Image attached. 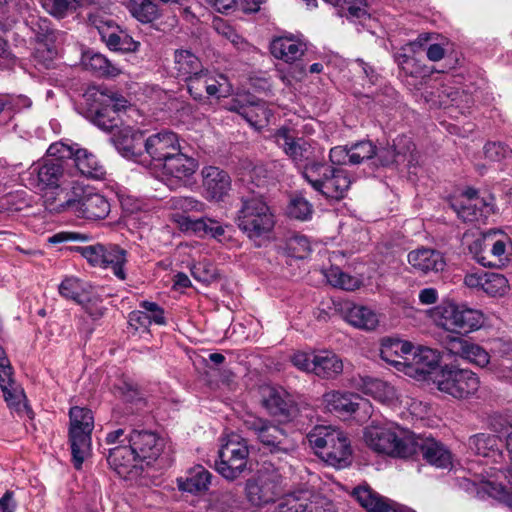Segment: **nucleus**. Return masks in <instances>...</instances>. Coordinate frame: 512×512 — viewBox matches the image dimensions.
Wrapping results in <instances>:
<instances>
[{
	"label": "nucleus",
	"instance_id": "37",
	"mask_svg": "<svg viewBox=\"0 0 512 512\" xmlns=\"http://www.w3.org/2000/svg\"><path fill=\"white\" fill-rule=\"evenodd\" d=\"M412 350V344L407 341L387 339L383 341L380 355L387 363L395 367H404L405 358H409L408 355L411 354Z\"/></svg>",
	"mask_w": 512,
	"mask_h": 512
},
{
	"label": "nucleus",
	"instance_id": "23",
	"mask_svg": "<svg viewBox=\"0 0 512 512\" xmlns=\"http://www.w3.org/2000/svg\"><path fill=\"white\" fill-rule=\"evenodd\" d=\"M239 180L241 182L238 191L239 198L247 192L251 195L259 193L261 198H264L268 182V171L263 164L253 163L248 160L243 161Z\"/></svg>",
	"mask_w": 512,
	"mask_h": 512
},
{
	"label": "nucleus",
	"instance_id": "29",
	"mask_svg": "<svg viewBox=\"0 0 512 512\" xmlns=\"http://www.w3.org/2000/svg\"><path fill=\"white\" fill-rule=\"evenodd\" d=\"M494 235H496V232L487 233L482 239L474 241L470 246V250L482 248L483 246V252L488 250L489 253H491L493 260L488 259L483 253H477L476 256H474L476 261L484 267H501L504 263L503 256L505 254L506 243L501 239L494 240Z\"/></svg>",
	"mask_w": 512,
	"mask_h": 512
},
{
	"label": "nucleus",
	"instance_id": "47",
	"mask_svg": "<svg viewBox=\"0 0 512 512\" xmlns=\"http://www.w3.org/2000/svg\"><path fill=\"white\" fill-rule=\"evenodd\" d=\"M187 229L193 230L199 236H211L213 238H219L224 235V227L219 224L218 221L202 217L196 220L187 219Z\"/></svg>",
	"mask_w": 512,
	"mask_h": 512
},
{
	"label": "nucleus",
	"instance_id": "21",
	"mask_svg": "<svg viewBox=\"0 0 512 512\" xmlns=\"http://www.w3.org/2000/svg\"><path fill=\"white\" fill-rule=\"evenodd\" d=\"M227 79L224 75L216 76L207 68H203L201 73L192 76L186 81V85L190 95L194 100L203 102L210 96L219 98L223 96L222 87Z\"/></svg>",
	"mask_w": 512,
	"mask_h": 512
},
{
	"label": "nucleus",
	"instance_id": "31",
	"mask_svg": "<svg viewBox=\"0 0 512 512\" xmlns=\"http://www.w3.org/2000/svg\"><path fill=\"white\" fill-rule=\"evenodd\" d=\"M323 402L330 412L341 415H351L361 405H365L366 401L358 394L330 391L323 395Z\"/></svg>",
	"mask_w": 512,
	"mask_h": 512
},
{
	"label": "nucleus",
	"instance_id": "62",
	"mask_svg": "<svg viewBox=\"0 0 512 512\" xmlns=\"http://www.w3.org/2000/svg\"><path fill=\"white\" fill-rule=\"evenodd\" d=\"M469 341L456 336L447 335L442 340L444 349L450 354L463 358Z\"/></svg>",
	"mask_w": 512,
	"mask_h": 512
},
{
	"label": "nucleus",
	"instance_id": "51",
	"mask_svg": "<svg viewBox=\"0 0 512 512\" xmlns=\"http://www.w3.org/2000/svg\"><path fill=\"white\" fill-rule=\"evenodd\" d=\"M286 250L289 256L304 259L311 251L310 242L306 236L294 233L286 240Z\"/></svg>",
	"mask_w": 512,
	"mask_h": 512
},
{
	"label": "nucleus",
	"instance_id": "55",
	"mask_svg": "<svg viewBox=\"0 0 512 512\" xmlns=\"http://www.w3.org/2000/svg\"><path fill=\"white\" fill-rule=\"evenodd\" d=\"M27 25L35 34V37L39 42L47 41L53 35L51 22L47 18L32 16L27 20Z\"/></svg>",
	"mask_w": 512,
	"mask_h": 512
},
{
	"label": "nucleus",
	"instance_id": "30",
	"mask_svg": "<svg viewBox=\"0 0 512 512\" xmlns=\"http://www.w3.org/2000/svg\"><path fill=\"white\" fill-rule=\"evenodd\" d=\"M98 31L110 50L135 52L140 46V42L134 41L130 35L111 22L98 26Z\"/></svg>",
	"mask_w": 512,
	"mask_h": 512
},
{
	"label": "nucleus",
	"instance_id": "50",
	"mask_svg": "<svg viewBox=\"0 0 512 512\" xmlns=\"http://www.w3.org/2000/svg\"><path fill=\"white\" fill-rule=\"evenodd\" d=\"M326 278L332 286L348 291L357 289L361 284L358 278L341 271L337 267L331 268L327 272Z\"/></svg>",
	"mask_w": 512,
	"mask_h": 512
},
{
	"label": "nucleus",
	"instance_id": "44",
	"mask_svg": "<svg viewBox=\"0 0 512 512\" xmlns=\"http://www.w3.org/2000/svg\"><path fill=\"white\" fill-rule=\"evenodd\" d=\"M353 496L368 512H383L390 500L380 496L368 486H358L353 490Z\"/></svg>",
	"mask_w": 512,
	"mask_h": 512
},
{
	"label": "nucleus",
	"instance_id": "19",
	"mask_svg": "<svg viewBox=\"0 0 512 512\" xmlns=\"http://www.w3.org/2000/svg\"><path fill=\"white\" fill-rule=\"evenodd\" d=\"M126 439L138 460L148 465L163 451L164 440L152 431L134 429Z\"/></svg>",
	"mask_w": 512,
	"mask_h": 512
},
{
	"label": "nucleus",
	"instance_id": "12",
	"mask_svg": "<svg viewBox=\"0 0 512 512\" xmlns=\"http://www.w3.org/2000/svg\"><path fill=\"white\" fill-rule=\"evenodd\" d=\"M261 403L271 416L283 422H290L299 414L298 404L293 400L291 395L281 387H262Z\"/></svg>",
	"mask_w": 512,
	"mask_h": 512
},
{
	"label": "nucleus",
	"instance_id": "4",
	"mask_svg": "<svg viewBox=\"0 0 512 512\" xmlns=\"http://www.w3.org/2000/svg\"><path fill=\"white\" fill-rule=\"evenodd\" d=\"M249 454L248 441L239 434L230 433L221 438L215 469L225 479L234 481L252 471Z\"/></svg>",
	"mask_w": 512,
	"mask_h": 512
},
{
	"label": "nucleus",
	"instance_id": "57",
	"mask_svg": "<svg viewBox=\"0 0 512 512\" xmlns=\"http://www.w3.org/2000/svg\"><path fill=\"white\" fill-rule=\"evenodd\" d=\"M75 150L72 146L66 145L62 142H56L49 146L47 150L46 159H57L64 166H68L70 161L75 154Z\"/></svg>",
	"mask_w": 512,
	"mask_h": 512
},
{
	"label": "nucleus",
	"instance_id": "6",
	"mask_svg": "<svg viewBox=\"0 0 512 512\" xmlns=\"http://www.w3.org/2000/svg\"><path fill=\"white\" fill-rule=\"evenodd\" d=\"M69 442L72 462L79 470L91 451V434L94 429V417L88 408L74 406L69 411Z\"/></svg>",
	"mask_w": 512,
	"mask_h": 512
},
{
	"label": "nucleus",
	"instance_id": "22",
	"mask_svg": "<svg viewBox=\"0 0 512 512\" xmlns=\"http://www.w3.org/2000/svg\"><path fill=\"white\" fill-rule=\"evenodd\" d=\"M179 149L178 135L170 130H161L146 137L145 153L155 162L163 164Z\"/></svg>",
	"mask_w": 512,
	"mask_h": 512
},
{
	"label": "nucleus",
	"instance_id": "7",
	"mask_svg": "<svg viewBox=\"0 0 512 512\" xmlns=\"http://www.w3.org/2000/svg\"><path fill=\"white\" fill-rule=\"evenodd\" d=\"M244 425L255 433L257 439L271 454L290 456L297 449L295 439L268 419L251 416L244 420Z\"/></svg>",
	"mask_w": 512,
	"mask_h": 512
},
{
	"label": "nucleus",
	"instance_id": "20",
	"mask_svg": "<svg viewBox=\"0 0 512 512\" xmlns=\"http://www.w3.org/2000/svg\"><path fill=\"white\" fill-rule=\"evenodd\" d=\"M75 207L72 212L81 214L82 217L89 220L104 219L110 212V204L107 199L90 190L82 187L76 188Z\"/></svg>",
	"mask_w": 512,
	"mask_h": 512
},
{
	"label": "nucleus",
	"instance_id": "42",
	"mask_svg": "<svg viewBox=\"0 0 512 512\" xmlns=\"http://www.w3.org/2000/svg\"><path fill=\"white\" fill-rule=\"evenodd\" d=\"M101 255L102 260L100 266L104 268L110 267L118 279L125 280L126 273L124 265L127 262V251L117 245H110L108 247L104 246L103 254Z\"/></svg>",
	"mask_w": 512,
	"mask_h": 512
},
{
	"label": "nucleus",
	"instance_id": "5",
	"mask_svg": "<svg viewBox=\"0 0 512 512\" xmlns=\"http://www.w3.org/2000/svg\"><path fill=\"white\" fill-rule=\"evenodd\" d=\"M303 178L316 192L334 200L343 199L352 183L347 170L322 162L307 164Z\"/></svg>",
	"mask_w": 512,
	"mask_h": 512
},
{
	"label": "nucleus",
	"instance_id": "38",
	"mask_svg": "<svg viewBox=\"0 0 512 512\" xmlns=\"http://www.w3.org/2000/svg\"><path fill=\"white\" fill-rule=\"evenodd\" d=\"M270 51L275 58L292 64L303 56L305 47L290 38L280 37L272 41Z\"/></svg>",
	"mask_w": 512,
	"mask_h": 512
},
{
	"label": "nucleus",
	"instance_id": "33",
	"mask_svg": "<svg viewBox=\"0 0 512 512\" xmlns=\"http://www.w3.org/2000/svg\"><path fill=\"white\" fill-rule=\"evenodd\" d=\"M76 188L68 190L60 185L59 188L46 189L43 196L45 208L54 213L72 211L75 207L76 193H78Z\"/></svg>",
	"mask_w": 512,
	"mask_h": 512
},
{
	"label": "nucleus",
	"instance_id": "1",
	"mask_svg": "<svg viewBox=\"0 0 512 512\" xmlns=\"http://www.w3.org/2000/svg\"><path fill=\"white\" fill-rule=\"evenodd\" d=\"M235 217L238 228L251 240L266 237L274 228L275 217L264 198L244 193Z\"/></svg>",
	"mask_w": 512,
	"mask_h": 512
},
{
	"label": "nucleus",
	"instance_id": "36",
	"mask_svg": "<svg viewBox=\"0 0 512 512\" xmlns=\"http://www.w3.org/2000/svg\"><path fill=\"white\" fill-rule=\"evenodd\" d=\"M211 473L203 466L197 465L191 468L185 478H178V488L181 491L197 494L208 489Z\"/></svg>",
	"mask_w": 512,
	"mask_h": 512
},
{
	"label": "nucleus",
	"instance_id": "52",
	"mask_svg": "<svg viewBox=\"0 0 512 512\" xmlns=\"http://www.w3.org/2000/svg\"><path fill=\"white\" fill-rule=\"evenodd\" d=\"M377 147L369 140L359 141L350 147V164L357 165L374 158Z\"/></svg>",
	"mask_w": 512,
	"mask_h": 512
},
{
	"label": "nucleus",
	"instance_id": "39",
	"mask_svg": "<svg viewBox=\"0 0 512 512\" xmlns=\"http://www.w3.org/2000/svg\"><path fill=\"white\" fill-rule=\"evenodd\" d=\"M82 63L87 70L98 76L115 77L121 73V69L117 65L97 52L88 51L84 53Z\"/></svg>",
	"mask_w": 512,
	"mask_h": 512
},
{
	"label": "nucleus",
	"instance_id": "27",
	"mask_svg": "<svg viewBox=\"0 0 512 512\" xmlns=\"http://www.w3.org/2000/svg\"><path fill=\"white\" fill-rule=\"evenodd\" d=\"M408 263L418 272H442L446 267L444 255L435 249L421 247L412 250L407 255Z\"/></svg>",
	"mask_w": 512,
	"mask_h": 512
},
{
	"label": "nucleus",
	"instance_id": "34",
	"mask_svg": "<svg viewBox=\"0 0 512 512\" xmlns=\"http://www.w3.org/2000/svg\"><path fill=\"white\" fill-rule=\"evenodd\" d=\"M343 372L342 359L332 351L324 350L314 355V374L322 379H335Z\"/></svg>",
	"mask_w": 512,
	"mask_h": 512
},
{
	"label": "nucleus",
	"instance_id": "25",
	"mask_svg": "<svg viewBox=\"0 0 512 512\" xmlns=\"http://www.w3.org/2000/svg\"><path fill=\"white\" fill-rule=\"evenodd\" d=\"M439 353L429 347H419L413 354L412 358H405V373L411 376L426 378L439 366Z\"/></svg>",
	"mask_w": 512,
	"mask_h": 512
},
{
	"label": "nucleus",
	"instance_id": "16",
	"mask_svg": "<svg viewBox=\"0 0 512 512\" xmlns=\"http://www.w3.org/2000/svg\"><path fill=\"white\" fill-rule=\"evenodd\" d=\"M65 170L66 167L59 160L44 159L29 168L27 181L30 187L40 191L59 188L65 176Z\"/></svg>",
	"mask_w": 512,
	"mask_h": 512
},
{
	"label": "nucleus",
	"instance_id": "46",
	"mask_svg": "<svg viewBox=\"0 0 512 512\" xmlns=\"http://www.w3.org/2000/svg\"><path fill=\"white\" fill-rule=\"evenodd\" d=\"M127 8L141 23H152L160 17V10L152 0H129Z\"/></svg>",
	"mask_w": 512,
	"mask_h": 512
},
{
	"label": "nucleus",
	"instance_id": "58",
	"mask_svg": "<svg viewBox=\"0 0 512 512\" xmlns=\"http://www.w3.org/2000/svg\"><path fill=\"white\" fill-rule=\"evenodd\" d=\"M168 205L173 210L182 212L200 211L203 203L190 196H174L169 199Z\"/></svg>",
	"mask_w": 512,
	"mask_h": 512
},
{
	"label": "nucleus",
	"instance_id": "2",
	"mask_svg": "<svg viewBox=\"0 0 512 512\" xmlns=\"http://www.w3.org/2000/svg\"><path fill=\"white\" fill-rule=\"evenodd\" d=\"M307 439L315 454L328 465L337 469L350 465L352 451L344 432L328 426H315Z\"/></svg>",
	"mask_w": 512,
	"mask_h": 512
},
{
	"label": "nucleus",
	"instance_id": "11",
	"mask_svg": "<svg viewBox=\"0 0 512 512\" xmlns=\"http://www.w3.org/2000/svg\"><path fill=\"white\" fill-rule=\"evenodd\" d=\"M277 146L286 156L296 164H304V167L315 160V148L313 143L304 137H298L288 127L277 129L273 135Z\"/></svg>",
	"mask_w": 512,
	"mask_h": 512
},
{
	"label": "nucleus",
	"instance_id": "8",
	"mask_svg": "<svg viewBox=\"0 0 512 512\" xmlns=\"http://www.w3.org/2000/svg\"><path fill=\"white\" fill-rule=\"evenodd\" d=\"M245 492L254 506L272 503L283 492L282 475L271 463H264L256 475L246 481Z\"/></svg>",
	"mask_w": 512,
	"mask_h": 512
},
{
	"label": "nucleus",
	"instance_id": "28",
	"mask_svg": "<svg viewBox=\"0 0 512 512\" xmlns=\"http://www.w3.org/2000/svg\"><path fill=\"white\" fill-rule=\"evenodd\" d=\"M138 458L130 445H119L109 449L107 462L123 478L138 474Z\"/></svg>",
	"mask_w": 512,
	"mask_h": 512
},
{
	"label": "nucleus",
	"instance_id": "43",
	"mask_svg": "<svg viewBox=\"0 0 512 512\" xmlns=\"http://www.w3.org/2000/svg\"><path fill=\"white\" fill-rule=\"evenodd\" d=\"M345 320L354 327L364 330L375 329L379 322L377 315L371 309L358 305L347 308Z\"/></svg>",
	"mask_w": 512,
	"mask_h": 512
},
{
	"label": "nucleus",
	"instance_id": "59",
	"mask_svg": "<svg viewBox=\"0 0 512 512\" xmlns=\"http://www.w3.org/2000/svg\"><path fill=\"white\" fill-rule=\"evenodd\" d=\"M463 359L468 360L479 367H485L490 361V356L481 346L469 342Z\"/></svg>",
	"mask_w": 512,
	"mask_h": 512
},
{
	"label": "nucleus",
	"instance_id": "60",
	"mask_svg": "<svg viewBox=\"0 0 512 512\" xmlns=\"http://www.w3.org/2000/svg\"><path fill=\"white\" fill-rule=\"evenodd\" d=\"M485 157L493 162H499L507 158L512 150L501 142H488L484 146Z\"/></svg>",
	"mask_w": 512,
	"mask_h": 512
},
{
	"label": "nucleus",
	"instance_id": "35",
	"mask_svg": "<svg viewBox=\"0 0 512 512\" xmlns=\"http://www.w3.org/2000/svg\"><path fill=\"white\" fill-rule=\"evenodd\" d=\"M205 68L200 59L189 50H176L173 69L177 78L187 81Z\"/></svg>",
	"mask_w": 512,
	"mask_h": 512
},
{
	"label": "nucleus",
	"instance_id": "53",
	"mask_svg": "<svg viewBox=\"0 0 512 512\" xmlns=\"http://www.w3.org/2000/svg\"><path fill=\"white\" fill-rule=\"evenodd\" d=\"M483 291L491 296L502 295L508 288L504 275L494 272H484Z\"/></svg>",
	"mask_w": 512,
	"mask_h": 512
},
{
	"label": "nucleus",
	"instance_id": "49",
	"mask_svg": "<svg viewBox=\"0 0 512 512\" xmlns=\"http://www.w3.org/2000/svg\"><path fill=\"white\" fill-rule=\"evenodd\" d=\"M487 206L488 204L484 200H482V203L475 201H457L452 204L453 209L464 221L476 220L478 216L483 215V209Z\"/></svg>",
	"mask_w": 512,
	"mask_h": 512
},
{
	"label": "nucleus",
	"instance_id": "54",
	"mask_svg": "<svg viewBox=\"0 0 512 512\" xmlns=\"http://www.w3.org/2000/svg\"><path fill=\"white\" fill-rule=\"evenodd\" d=\"M59 293L66 299L73 300L77 303H83L86 297L83 294L81 283L75 278H66L59 285Z\"/></svg>",
	"mask_w": 512,
	"mask_h": 512
},
{
	"label": "nucleus",
	"instance_id": "26",
	"mask_svg": "<svg viewBox=\"0 0 512 512\" xmlns=\"http://www.w3.org/2000/svg\"><path fill=\"white\" fill-rule=\"evenodd\" d=\"M229 110L238 113L252 125H256L262 120H268L270 116L265 101L251 94L242 95L234 99L229 105Z\"/></svg>",
	"mask_w": 512,
	"mask_h": 512
},
{
	"label": "nucleus",
	"instance_id": "64",
	"mask_svg": "<svg viewBox=\"0 0 512 512\" xmlns=\"http://www.w3.org/2000/svg\"><path fill=\"white\" fill-rule=\"evenodd\" d=\"M42 6L51 16L63 19L69 11L70 2L68 0H45Z\"/></svg>",
	"mask_w": 512,
	"mask_h": 512
},
{
	"label": "nucleus",
	"instance_id": "61",
	"mask_svg": "<svg viewBox=\"0 0 512 512\" xmlns=\"http://www.w3.org/2000/svg\"><path fill=\"white\" fill-rule=\"evenodd\" d=\"M192 276L203 283H210L217 279L215 267L209 262H199L191 268Z\"/></svg>",
	"mask_w": 512,
	"mask_h": 512
},
{
	"label": "nucleus",
	"instance_id": "41",
	"mask_svg": "<svg viewBox=\"0 0 512 512\" xmlns=\"http://www.w3.org/2000/svg\"><path fill=\"white\" fill-rule=\"evenodd\" d=\"M71 161L84 176L100 178L104 174L103 166L96 156L86 149L77 148Z\"/></svg>",
	"mask_w": 512,
	"mask_h": 512
},
{
	"label": "nucleus",
	"instance_id": "48",
	"mask_svg": "<svg viewBox=\"0 0 512 512\" xmlns=\"http://www.w3.org/2000/svg\"><path fill=\"white\" fill-rule=\"evenodd\" d=\"M274 512H317L315 505L307 498L294 494L285 496Z\"/></svg>",
	"mask_w": 512,
	"mask_h": 512
},
{
	"label": "nucleus",
	"instance_id": "56",
	"mask_svg": "<svg viewBox=\"0 0 512 512\" xmlns=\"http://www.w3.org/2000/svg\"><path fill=\"white\" fill-rule=\"evenodd\" d=\"M335 7H339L342 10L346 8L347 13L341 14L346 16L348 19H362L368 16L365 6V0H339L338 3H331Z\"/></svg>",
	"mask_w": 512,
	"mask_h": 512
},
{
	"label": "nucleus",
	"instance_id": "17",
	"mask_svg": "<svg viewBox=\"0 0 512 512\" xmlns=\"http://www.w3.org/2000/svg\"><path fill=\"white\" fill-rule=\"evenodd\" d=\"M110 142L123 157L139 161L145 153V133L129 125H121L110 138Z\"/></svg>",
	"mask_w": 512,
	"mask_h": 512
},
{
	"label": "nucleus",
	"instance_id": "9",
	"mask_svg": "<svg viewBox=\"0 0 512 512\" xmlns=\"http://www.w3.org/2000/svg\"><path fill=\"white\" fill-rule=\"evenodd\" d=\"M438 313L439 325L447 331L458 334L478 330L484 323V316L480 310L455 302L443 303L438 307Z\"/></svg>",
	"mask_w": 512,
	"mask_h": 512
},
{
	"label": "nucleus",
	"instance_id": "63",
	"mask_svg": "<svg viewBox=\"0 0 512 512\" xmlns=\"http://www.w3.org/2000/svg\"><path fill=\"white\" fill-rule=\"evenodd\" d=\"M312 213V205L303 197L291 201L289 214L299 220H306Z\"/></svg>",
	"mask_w": 512,
	"mask_h": 512
},
{
	"label": "nucleus",
	"instance_id": "13",
	"mask_svg": "<svg viewBox=\"0 0 512 512\" xmlns=\"http://www.w3.org/2000/svg\"><path fill=\"white\" fill-rule=\"evenodd\" d=\"M199 167L198 161L180 149L162 164V174L170 188L187 186Z\"/></svg>",
	"mask_w": 512,
	"mask_h": 512
},
{
	"label": "nucleus",
	"instance_id": "32",
	"mask_svg": "<svg viewBox=\"0 0 512 512\" xmlns=\"http://www.w3.org/2000/svg\"><path fill=\"white\" fill-rule=\"evenodd\" d=\"M503 442L500 434L480 433L469 438V448L477 455L490 457L494 462H499L503 458Z\"/></svg>",
	"mask_w": 512,
	"mask_h": 512
},
{
	"label": "nucleus",
	"instance_id": "40",
	"mask_svg": "<svg viewBox=\"0 0 512 512\" xmlns=\"http://www.w3.org/2000/svg\"><path fill=\"white\" fill-rule=\"evenodd\" d=\"M459 485L469 493L479 494L481 491H483L492 498L507 502L510 505L512 504V493L506 490V488L500 484L484 482L478 485L474 481L462 478L459 480Z\"/></svg>",
	"mask_w": 512,
	"mask_h": 512
},
{
	"label": "nucleus",
	"instance_id": "24",
	"mask_svg": "<svg viewBox=\"0 0 512 512\" xmlns=\"http://www.w3.org/2000/svg\"><path fill=\"white\" fill-rule=\"evenodd\" d=\"M203 189L206 198L213 201H222L231 190V177L216 166H206L202 169Z\"/></svg>",
	"mask_w": 512,
	"mask_h": 512
},
{
	"label": "nucleus",
	"instance_id": "18",
	"mask_svg": "<svg viewBox=\"0 0 512 512\" xmlns=\"http://www.w3.org/2000/svg\"><path fill=\"white\" fill-rule=\"evenodd\" d=\"M375 166L388 167L399 165L405 161L408 166H414L417 163L414 143L407 137H399L393 145H386L377 148L374 155Z\"/></svg>",
	"mask_w": 512,
	"mask_h": 512
},
{
	"label": "nucleus",
	"instance_id": "14",
	"mask_svg": "<svg viewBox=\"0 0 512 512\" xmlns=\"http://www.w3.org/2000/svg\"><path fill=\"white\" fill-rule=\"evenodd\" d=\"M411 446V457L421 454L425 462L436 468L448 469L452 467V453L441 441L414 433Z\"/></svg>",
	"mask_w": 512,
	"mask_h": 512
},
{
	"label": "nucleus",
	"instance_id": "3",
	"mask_svg": "<svg viewBox=\"0 0 512 512\" xmlns=\"http://www.w3.org/2000/svg\"><path fill=\"white\" fill-rule=\"evenodd\" d=\"M413 432L399 427L371 424L364 429L367 446L379 454L397 458H411Z\"/></svg>",
	"mask_w": 512,
	"mask_h": 512
},
{
	"label": "nucleus",
	"instance_id": "45",
	"mask_svg": "<svg viewBox=\"0 0 512 512\" xmlns=\"http://www.w3.org/2000/svg\"><path fill=\"white\" fill-rule=\"evenodd\" d=\"M87 118L98 128L105 132H115L123 125L120 116L113 114V110L104 106L102 103L100 107L91 110Z\"/></svg>",
	"mask_w": 512,
	"mask_h": 512
},
{
	"label": "nucleus",
	"instance_id": "15",
	"mask_svg": "<svg viewBox=\"0 0 512 512\" xmlns=\"http://www.w3.org/2000/svg\"><path fill=\"white\" fill-rule=\"evenodd\" d=\"M13 368L6 356L4 348L0 345V387L7 405L18 413H31L26 403L23 389L14 381Z\"/></svg>",
	"mask_w": 512,
	"mask_h": 512
},
{
	"label": "nucleus",
	"instance_id": "10",
	"mask_svg": "<svg viewBox=\"0 0 512 512\" xmlns=\"http://www.w3.org/2000/svg\"><path fill=\"white\" fill-rule=\"evenodd\" d=\"M433 381L440 391L458 399L473 395L479 388V379L475 373L453 365L442 367Z\"/></svg>",
	"mask_w": 512,
	"mask_h": 512
}]
</instances>
